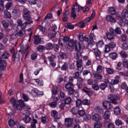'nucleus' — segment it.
Instances as JSON below:
<instances>
[{"mask_svg": "<svg viewBox=\"0 0 128 128\" xmlns=\"http://www.w3.org/2000/svg\"><path fill=\"white\" fill-rule=\"evenodd\" d=\"M86 114V112L84 110H80L78 111V114L80 116H84Z\"/></svg>", "mask_w": 128, "mask_h": 128, "instance_id": "57", "label": "nucleus"}, {"mask_svg": "<svg viewBox=\"0 0 128 128\" xmlns=\"http://www.w3.org/2000/svg\"><path fill=\"white\" fill-rule=\"evenodd\" d=\"M114 114L116 116L120 114V108L118 106H116L114 109Z\"/></svg>", "mask_w": 128, "mask_h": 128, "instance_id": "28", "label": "nucleus"}, {"mask_svg": "<svg viewBox=\"0 0 128 128\" xmlns=\"http://www.w3.org/2000/svg\"><path fill=\"white\" fill-rule=\"evenodd\" d=\"M106 20H107L108 22H110L114 23L116 22V19L110 15L106 16Z\"/></svg>", "mask_w": 128, "mask_h": 128, "instance_id": "22", "label": "nucleus"}, {"mask_svg": "<svg viewBox=\"0 0 128 128\" xmlns=\"http://www.w3.org/2000/svg\"><path fill=\"white\" fill-rule=\"evenodd\" d=\"M68 14H70V12L68 10H66L65 13H64V16L62 17L64 22H68Z\"/></svg>", "mask_w": 128, "mask_h": 128, "instance_id": "11", "label": "nucleus"}, {"mask_svg": "<svg viewBox=\"0 0 128 128\" xmlns=\"http://www.w3.org/2000/svg\"><path fill=\"white\" fill-rule=\"evenodd\" d=\"M83 76H88V74H90V71L89 70H84L82 72Z\"/></svg>", "mask_w": 128, "mask_h": 128, "instance_id": "64", "label": "nucleus"}, {"mask_svg": "<svg viewBox=\"0 0 128 128\" xmlns=\"http://www.w3.org/2000/svg\"><path fill=\"white\" fill-rule=\"evenodd\" d=\"M76 108H80L82 106V101L80 99H78L76 102Z\"/></svg>", "mask_w": 128, "mask_h": 128, "instance_id": "46", "label": "nucleus"}, {"mask_svg": "<svg viewBox=\"0 0 128 128\" xmlns=\"http://www.w3.org/2000/svg\"><path fill=\"white\" fill-rule=\"evenodd\" d=\"M38 123V120L36 119H34L32 120L30 128H36V124Z\"/></svg>", "mask_w": 128, "mask_h": 128, "instance_id": "39", "label": "nucleus"}, {"mask_svg": "<svg viewBox=\"0 0 128 128\" xmlns=\"http://www.w3.org/2000/svg\"><path fill=\"white\" fill-rule=\"evenodd\" d=\"M123 66L124 68H128V60L126 59L123 60Z\"/></svg>", "mask_w": 128, "mask_h": 128, "instance_id": "62", "label": "nucleus"}, {"mask_svg": "<svg viewBox=\"0 0 128 128\" xmlns=\"http://www.w3.org/2000/svg\"><path fill=\"white\" fill-rule=\"evenodd\" d=\"M42 42V38H40V36L36 35L34 37V44H36L38 46V44H40Z\"/></svg>", "mask_w": 128, "mask_h": 128, "instance_id": "12", "label": "nucleus"}, {"mask_svg": "<svg viewBox=\"0 0 128 128\" xmlns=\"http://www.w3.org/2000/svg\"><path fill=\"white\" fill-rule=\"evenodd\" d=\"M18 104H19L20 106V108H26V110H30V107L26 106L25 104H24V100H20L18 102Z\"/></svg>", "mask_w": 128, "mask_h": 128, "instance_id": "10", "label": "nucleus"}, {"mask_svg": "<svg viewBox=\"0 0 128 128\" xmlns=\"http://www.w3.org/2000/svg\"><path fill=\"white\" fill-rule=\"evenodd\" d=\"M82 104L84 106H90V101L88 99H84L82 100Z\"/></svg>", "mask_w": 128, "mask_h": 128, "instance_id": "40", "label": "nucleus"}, {"mask_svg": "<svg viewBox=\"0 0 128 128\" xmlns=\"http://www.w3.org/2000/svg\"><path fill=\"white\" fill-rule=\"evenodd\" d=\"M76 66L78 68V70H79L80 72H82V70H84L82 60H79L76 61Z\"/></svg>", "mask_w": 128, "mask_h": 128, "instance_id": "7", "label": "nucleus"}, {"mask_svg": "<svg viewBox=\"0 0 128 128\" xmlns=\"http://www.w3.org/2000/svg\"><path fill=\"white\" fill-rule=\"evenodd\" d=\"M24 34H26V30L22 28L15 34V36H16V38H17V36H19V38H22V36H24Z\"/></svg>", "mask_w": 128, "mask_h": 128, "instance_id": "13", "label": "nucleus"}, {"mask_svg": "<svg viewBox=\"0 0 128 128\" xmlns=\"http://www.w3.org/2000/svg\"><path fill=\"white\" fill-rule=\"evenodd\" d=\"M22 16L26 20V24H32V20L30 18V12L26 8H24L22 12Z\"/></svg>", "mask_w": 128, "mask_h": 128, "instance_id": "3", "label": "nucleus"}, {"mask_svg": "<svg viewBox=\"0 0 128 128\" xmlns=\"http://www.w3.org/2000/svg\"><path fill=\"white\" fill-rule=\"evenodd\" d=\"M120 54L124 58H128V54L124 50H122L120 52Z\"/></svg>", "mask_w": 128, "mask_h": 128, "instance_id": "42", "label": "nucleus"}, {"mask_svg": "<svg viewBox=\"0 0 128 128\" xmlns=\"http://www.w3.org/2000/svg\"><path fill=\"white\" fill-rule=\"evenodd\" d=\"M74 120L70 118H66L64 126L66 128H70L72 126V122Z\"/></svg>", "mask_w": 128, "mask_h": 128, "instance_id": "5", "label": "nucleus"}, {"mask_svg": "<svg viewBox=\"0 0 128 128\" xmlns=\"http://www.w3.org/2000/svg\"><path fill=\"white\" fill-rule=\"evenodd\" d=\"M83 39H84V40L85 42H88L89 44H94V40H88V35H86L84 37Z\"/></svg>", "mask_w": 128, "mask_h": 128, "instance_id": "32", "label": "nucleus"}, {"mask_svg": "<svg viewBox=\"0 0 128 128\" xmlns=\"http://www.w3.org/2000/svg\"><path fill=\"white\" fill-rule=\"evenodd\" d=\"M110 112L108 110L106 111L104 114V120H108L110 118Z\"/></svg>", "mask_w": 128, "mask_h": 128, "instance_id": "29", "label": "nucleus"}, {"mask_svg": "<svg viewBox=\"0 0 128 128\" xmlns=\"http://www.w3.org/2000/svg\"><path fill=\"white\" fill-rule=\"evenodd\" d=\"M94 16H96V12H94V10H93L90 16L86 18V22H90V20H92V18H94Z\"/></svg>", "mask_w": 128, "mask_h": 128, "instance_id": "25", "label": "nucleus"}, {"mask_svg": "<svg viewBox=\"0 0 128 128\" xmlns=\"http://www.w3.org/2000/svg\"><path fill=\"white\" fill-rule=\"evenodd\" d=\"M108 10L110 14H112V16H114V14H116V9L114 8H113V7L109 8Z\"/></svg>", "mask_w": 128, "mask_h": 128, "instance_id": "31", "label": "nucleus"}, {"mask_svg": "<svg viewBox=\"0 0 128 128\" xmlns=\"http://www.w3.org/2000/svg\"><path fill=\"white\" fill-rule=\"evenodd\" d=\"M54 48V44L51 42L47 43L45 46V50H50Z\"/></svg>", "mask_w": 128, "mask_h": 128, "instance_id": "19", "label": "nucleus"}, {"mask_svg": "<svg viewBox=\"0 0 128 128\" xmlns=\"http://www.w3.org/2000/svg\"><path fill=\"white\" fill-rule=\"evenodd\" d=\"M72 102V98L70 97H67L64 100V104H70Z\"/></svg>", "mask_w": 128, "mask_h": 128, "instance_id": "43", "label": "nucleus"}, {"mask_svg": "<svg viewBox=\"0 0 128 128\" xmlns=\"http://www.w3.org/2000/svg\"><path fill=\"white\" fill-rule=\"evenodd\" d=\"M72 88H74V84L72 82H68L65 85V88L66 90H70Z\"/></svg>", "mask_w": 128, "mask_h": 128, "instance_id": "35", "label": "nucleus"}, {"mask_svg": "<svg viewBox=\"0 0 128 128\" xmlns=\"http://www.w3.org/2000/svg\"><path fill=\"white\" fill-rule=\"evenodd\" d=\"M94 128H102V121L97 122L94 123Z\"/></svg>", "mask_w": 128, "mask_h": 128, "instance_id": "23", "label": "nucleus"}, {"mask_svg": "<svg viewBox=\"0 0 128 128\" xmlns=\"http://www.w3.org/2000/svg\"><path fill=\"white\" fill-rule=\"evenodd\" d=\"M10 54L7 52H4L0 57V70H4L8 66V62L6 60H8Z\"/></svg>", "mask_w": 128, "mask_h": 128, "instance_id": "2", "label": "nucleus"}, {"mask_svg": "<svg viewBox=\"0 0 128 128\" xmlns=\"http://www.w3.org/2000/svg\"><path fill=\"white\" fill-rule=\"evenodd\" d=\"M82 90L90 96H92V92L90 91V88L84 87V88L82 89Z\"/></svg>", "mask_w": 128, "mask_h": 128, "instance_id": "17", "label": "nucleus"}, {"mask_svg": "<svg viewBox=\"0 0 128 128\" xmlns=\"http://www.w3.org/2000/svg\"><path fill=\"white\" fill-rule=\"evenodd\" d=\"M68 46L70 48H73L75 50H78V45H76V42H74V39H71L68 42Z\"/></svg>", "mask_w": 128, "mask_h": 128, "instance_id": "8", "label": "nucleus"}, {"mask_svg": "<svg viewBox=\"0 0 128 128\" xmlns=\"http://www.w3.org/2000/svg\"><path fill=\"white\" fill-rule=\"evenodd\" d=\"M66 28H68V30H74V26L72 24L70 23H68L66 25Z\"/></svg>", "mask_w": 128, "mask_h": 128, "instance_id": "51", "label": "nucleus"}, {"mask_svg": "<svg viewBox=\"0 0 128 128\" xmlns=\"http://www.w3.org/2000/svg\"><path fill=\"white\" fill-rule=\"evenodd\" d=\"M50 106V108H56V106H58V104L56 102H52L49 104Z\"/></svg>", "mask_w": 128, "mask_h": 128, "instance_id": "63", "label": "nucleus"}, {"mask_svg": "<svg viewBox=\"0 0 128 128\" xmlns=\"http://www.w3.org/2000/svg\"><path fill=\"white\" fill-rule=\"evenodd\" d=\"M53 48L54 49V52H58L60 48V46L58 44H54L53 45Z\"/></svg>", "mask_w": 128, "mask_h": 128, "instance_id": "61", "label": "nucleus"}, {"mask_svg": "<svg viewBox=\"0 0 128 128\" xmlns=\"http://www.w3.org/2000/svg\"><path fill=\"white\" fill-rule=\"evenodd\" d=\"M4 16L7 18H12V16L10 15V13L8 11V10H4Z\"/></svg>", "mask_w": 128, "mask_h": 128, "instance_id": "36", "label": "nucleus"}, {"mask_svg": "<svg viewBox=\"0 0 128 128\" xmlns=\"http://www.w3.org/2000/svg\"><path fill=\"white\" fill-rule=\"evenodd\" d=\"M38 30H40V32H42L43 34L46 32V28L42 26H39L38 27Z\"/></svg>", "mask_w": 128, "mask_h": 128, "instance_id": "55", "label": "nucleus"}, {"mask_svg": "<svg viewBox=\"0 0 128 128\" xmlns=\"http://www.w3.org/2000/svg\"><path fill=\"white\" fill-rule=\"evenodd\" d=\"M106 72L108 74H114V70L110 68H106Z\"/></svg>", "mask_w": 128, "mask_h": 128, "instance_id": "45", "label": "nucleus"}, {"mask_svg": "<svg viewBox=\"0 0 128 128\" xmlns=\"http://www.w3.org/2000/svg\"><path fill=\"white\" fill-rule=\"evenodd\" d=\"M122 62H120L117 64L116 67V70H122Z\"/></svg>", "mask_w": 128, "mask_h": 128, "instance_id": "56", "label": "nucleus"}, {"mask_svg": "<svg viewBox=\"0 0 128 128\" xmlns=\"http://www.w3.org/2000/svg\"><path fill=\"white\" fill-rule=\"evenodd\" d=\"M107 86H108V85H106V84L102 83L100 85L99 88L102 90H104L106 88Z\"/></svg>", "mask_w": 128, "mask_h": 128, "instance_id": "48", "label": "nucleus"}, {"mask_svg": "<svg viewBox=\"0 0 128 128\" xmlns=\"http://www.w3.org/2000/svg\"><path fill=\"white\" fill-rule=\"evenodd\" d=\"M58 112L56 110H52L51 112V116L53 118H54V122H58Z\"/></svg>", "mask_w": 128, "mask_h": 128, "instance_id": "18", "label": "nucleus"}, {"mask_svg": "<svg viewBox=\"0 0 128 128\" xmlns=\"http://www.w3.org/2000/svg\"><path fill=\"white\" fill-rule=\"evenodd\" d=\"M78 46L79 48H77V50H75L76 52L74 54V58H75V60H78L82 56V52L80 50V45H78Z\"/></svg>", "mask_w": 128, "mask_h": 128, "instance_id": "9", "label": "nucleus"}, {"mask_svg": "<svg viewBox=\"0 0 128 128\" xmlns=\"http://www.w3.org/2000/svg\"><path fill=\"white\" fill-rule=\"evenodd\" d=\"M94 54L96 58H100V56H102V52H100V50L98 48H96L94 50Z\"/></svg>", "mask_w": 128, "mask_h": 128, "instance_id": "26", "label": "nucleus"}, {"mask_svg": "<svg viewBox=\"0 0 128 128\" xmlns=\"http://www.w3.org/2000/svg\"><path fill=\"white\" fill-rule=\"evenodd\" d=\"M94 78H98V80H102V76L99 74H94Z\"/></svg>", "mask_w": 128, "mask_h": 128, "instance_id": "58", "label": "nucleus"}, {"mask_svg": "<svg viewBox=\"0 0 128 128\" xmlns=\"http://www.w3.org/2000/svg\"><path fill=\"white\" fill-rule=\"evenodd\" d=\"M59 58L61 60H66V54L65 52H60L59 54Z\"/></svg>", "mask_w": 128, "mask_h": 128, "instance_id": "27", "label": "nucleus"}, {"mask_svg": "<svg viewBox=\"0 0 128 128\" xmlns=\"http://www.w3.org/2000/svg\"><path fill=\"white\" fill-rule=\"evenodd\" d=\"M54 58H56V56H54V55H52L51 56L48 57V60L50 62H54Z\"/></svg>", "mask_w": 128, "mask_h": 128, "instance_id": "54", "label": "nucleus"}, {"mask_svg": "<svg viewBox=\"0 0 128 128\" xmlns=\"http://www.w3.org/2000/svg\"><path fill=\"white\" fill-rule=\"evenodd\" d=\"M110 32L114 34H121L122 30H120V28L117 27L114 30V29H110Z\"/></svg>", "mask_w": 128, "mask_h": 128, "instance_id": "16", "label": "nucleus"}, {"mask_svg": "<svg viewBox=\"0 0 128 128\" xmlns=\"http://www.w3.org/2000/svg\"><path fill=\"white\" fill-rule=\"evenodd\" d=\"M71 112L72 114H75V116H76L78 112V108L76 107H74L72 110Z\"/></svg>", "mask_w": 128, "mask_h": 128, "instance_id": "34", "label": "nucleus"}, {"mask_svg": "<svg viewBox=\"0 0 128 128\" xmlns=\"http://www.w3.org/2000/svg\"><path fill=\"white\" fill-rule=\"evenodd\" d=\"M92 120H94V122H96L102 121V116H100V115L98 114H95L94 115H92Z\"/></svg>", "mask_w": 128, "mask_h": 128, "instance_id": "6", "label": "nucleus"}, {"mask_svg": "<svg viewBox=\"0 0 128 128\" xmlns=\"http://www.w3.org/2000/svg\"><path fill=\"white\" fill-rule=\"evenodd\" d=\"M122 48L123 50H128V42H124L122 44Z\"/></svg>", "mask_w": 128, "mask_h": 128, "instance_id": "60", "label": "nucleus"}, {"mask_svg": "<svg viewBox=\"0 0 128 128\" xmlns=\"http://www.w3.org/2000/svg\"><path fill=\"white\" fill-rule=\"evenodd\" d=\"M76 90L74 88V87L72 88H70V89L68 90V96H72V94H74Z\"/></svg>", "mask_w": 128, "mask_h": 128, "instance_id": "41", "label": "nucleus"}, {"mask_svg": "<svg viewBox=\"0 0 128 128\" xmlns=\"http://www.w3.org/2000/svg\"><path fill=\"white\" fill-rule=\"evenodd\" d=\"M22 120L25 122L26 124H28V122H30V116H26L24 118H23Z\"/></svg>", "mask_w": 128, "mask_h": 128, "instance_id": "38", "label": "nucleus"}, {"mask_svg": "<svg viewBox=\"0 0 128 128\" xmlns=\"http://www.w3.org/2000/svg\"><path fill=\"white\" fill-rule=\"evenodd\" d=\"M52 18V13L48 14L44 18V20H50Z\"/></svg>", "mask_w": 128, "mask_h": 128, "instance_id": "52", "label": "nucleus"}, {"mask_svg": "<svg viewBox=\"0 0 128 128\" xmlns=\"http://www.w3.org/2000/svg\"><path fill=\"white\" fill-rule=\"evenodd\" d=\"M118 78H120V76H116V79L112 80L110 82L111 84H112V86L118 84V82H120V80Z\"/></svg>", "mask_w": 128, "mask_h": 128, "instance_id": "21", "label": "nucleus"}, {"mask_svg": "<svg viewBox=\"0 0 128 128\" xmlns=\"http://www.w3.org/2000/svg\"><path fill=\"white\" fill-rule=\"evenodd\" d=\"M109 56L112 60H116L118 57V54L116 52H112L110 54Z\"/></svg>", "mask_w": 128, "mask_h": 128, "instance_id": "37", "label": "nucleus"}, {"mask_svg": "<svg viewBox=\"0 0 128 128\" xmlns=\"http://www.w3.org/2000/svg\"><path fill=\"white\" fill-rule=\"evenodd\" d=\"M108 46L110 48H114L116 46V44L114 42H111Z\"/></svg>", "mask_w": 128, "mask_h": 128, "instance_id": "59", "label": "nucleus"}, {"mask_svg": "<svg viewBox=\"0 0 128 128\" xmlns=\"http://www.w3.org/2000/svg\"><path fill=\"white\" fill-rule=\"evenodd\" d=\"M8 124L10 128H14L16 124V123H14V120L12 119H10L8 121Z\"/></svg>", "mask_w": 128, "mask_h": 128, "instance_id": "44", "label": "nucleus"}, {"mask_svg": "<svg viewBox=\"0 0 128 128\" xmlns=\"http://www.w3.org/2000/svg\"><path fill=\"white\" fill-rule=\"evenodd\" d=\"M121 16L124 19L126 20V18H128V10H124L122 12L121 14Z\"/></svg>", "mask_w": 128, "mask_h": 128, "instance_id": "20", "label": "nucleus"}, {"mask_svg": "<svg viewBox=\"0 0 128 128\" xmlns=\"http://www.w3.org/2000/svg\"><path fill=\"white\" fill-rule=\"evenodd\" d=\"M116 100H118V96L116 95L109 94L106 100L102 102L104 108H105L107 110H110L112 108L110 102L112 101V104H118V102L116 101Z\"/></svg>", "mask_w": 128, "mask_h": 128, "instance_id": "1", "label": "nucleus"}, {"mask_svg": "<svg viewBox=\"0 0 128 128\" xmlns=\"http://www.w3.org/2000/svg\"><path fill=\"white\" fill-rule=\"evenodd\" d=\"M114 36H116V34L111 32L110 31V33L106 34L107 38L109 40H114Z\"/></svg>", "mask_w": 128, "mask_h": 128, "instance_id": "24", "label": "nucleus"}, {"mask_svg": "<svg viewBox=\"0 0 128 128\" xmlns=\"http://www.w3.org/2000/svg\"><path fill=\"white\" fill-rule=\"evenodd\" d=\"M2 24L4 28H8V23L4 20H2Z\"/></svg>", "mask_w": 128, "mask_h": 128, "instance_id": "53", "label": "nucleus"}, {"mask_svg": "<svg viewBox=\"0 0 128 128\" xmlns=\"http://www.w3.org/2000/svg\"><path fill=\"white\" fill-rule=\"evenodd\" d=\"M92 88H93L94 90H100V86L96 84H92Z\"/></svg>", "mask_w": 128, "mask_h": 128, "instance_id": "50", "label": "nucleus"}, {"mask_svg": "<svg viewBox=\"0 0 128 128\" xmlns=\"http://www.w3.org/2000/svg\"><path fill=\"white\" fill-rule=\"evenodd\" d=\"M20 58V53L16 52V54H14L12 55V61L16 62V60L17 62H19Z\"/></svg>", "mask_w": 128, "mask_h": 128, "instance_id": "15", "label": "nucleus"}, {"mask_svg": "<svg viewBox=\"0 0 128 128\" xmlns=\"http://www.w3.org/2000/svg\"><path fill=\"white\" fill-rule=\"evenodd\" d=\"M118 74L119 76H124V78H128V72H126V73H124V72H120Z\"/></svg>", "mask_w": 128, "mask_h": 128, "instance_id": "49", "label": "nucleus"}, {"mask_svg": "<svg viewBox=\"0 0 128 128\" xmlns=\"http://www.w3.org/2000/svg\"><path fill=\"white\" fill-rule=\"evenodd\" d=\"M98 74H102V67L100 65H98L96 68Z\"/></svg>", "mask_w": 128, "mask_h": 128, "instance_id": "47", "label": "nucleus"}, {"mask_svg": "<svg viewBox=\"0 0 128 128\" xmlns=\"http://www.w3.org/2000/svg\"><path fill=\"white\" fill-rule=\"evenodd\" d=\"M56 32H52L49 33L48 35V38H56Z\"/></svg>", "mask_w": 128, "mask_h": 128, "instance_id": "30", "label": "nucleus"}, {"mask_svg": "<svg viewBox=\"0 0 128 128\" xmlns=\"http://www.w3.org/2000/svg\"><path fill=\"white\" fill-rule=\"evenodd\" d=\"M17 22H18V26H20L22 28H26V26H28V24H28L26 23V22L22 24V21L20 20H18Z\"/></svg>", "mask_w": 128, "mask_h": 128, "instance_id": "14", "label": "nucleus"}, {"mask_svg": "<svg viewBox=\"0 0 128 128\" xmlns=\"http://www.w3.org/2000/svg\"><path fill=\"white\" fill-rule=\"evenodd\" d=\"M36 49L38 52H44V50H46V46H44L40 45L36 48Z\"/></svg>", "mask_w": 128, "mask_h": 128, "instance_id": "33", "label": "nucleus"}, {"mask_svg": "<svg viewBox=\"0 0 128 128\" xmlns=\"http://www.w3.org/2000/svg\"><path fill=\"white\" fill-rule=\"evenodd\" d=\"M10 102L12 104L15 110H20V106L18 105V102L16 100L12 98L10 100Z\"/></svg>", "mask_w": 128, "mask_h": 128, "instance_id": "4", "label": "nucleus"}]
</instances>
